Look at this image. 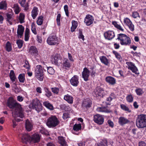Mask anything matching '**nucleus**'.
<instances>
[{"label": "nucleus", "mask_w": 146, "mask_h": 146, "mask_svg": "<svg viewBox=\"0 0 146 146\" xmlns=\"http://www.w3.org/2000/svg\"><path fill=\"white\" fill-rule=\"evenodd\" d=\"M7 106L11 109H15V114L16 116L21 118H23L24 115L23 112L21 104L18 103L16 100H14L12 97H10L8 98Z\"/></svg>", "instance_id": "nucleus-1"}, {"label": "nucleus", "mask_w": 146, "mask_h": 146, "mask_svg": "<svg viewBox=\"0 0 146 146\" xmlns=\"http://www.w3.org/2000/svg\"><path fill=\"white\" fill-rule=\"evenodd\" d=\"M21 142L26 144H33L36 143V133H35L31 136L27 134H23L19 135Z\"/></svg>", "instance_id": "nucleus-2"}, {"label": "nucleus", "mask_w": 146, "mask_h": 146, "mask_svg": "<svg viewBox=\"0 0 146 146\" xmlns=\"http://www.w3.org/2000/svg\"><path fill=\"white\" fill-rule=\"evenodd\" d=\"M136 124L139 128L146 127V115L141 114L138 115L136 119Z\"/></svg>", "instance_id": "nucleus-3"}, {"label": "nucleus", "mask_w": 146, "mask_h": 146, "mask_svg": "<svg viewBox=\"0 0 146 146\" xmlns=\"http://www.w3.org/2000/svg\"><path fill=\"white\" fill-rule=\"evenodd\" d=\"M117 38L116 40H120V43L122 45H129L131 43L130 38L126 35L120 33L117 35Z\"/></svg>", "instance_id": "nucleus-4"}, {"label": "nucleus", "mask_w": 146, "mask_h": 146, "mask_svg": "<svg viewBox=\"0 0 146 146\" xmlns=\"http://www.w3.org/2000/svg\"><path fill=\"white\" fill-rule=\"evenodd\" d=\"M59 121L55 115H51L47 119L46 125L49 128H53L58 125Z\"/></svg>", "instance_id": "nucleus-5"}, {"label": "nucleus", "mask_w": 146, "mask_h": 146, "mask_svg": "<svg viewBox=\"0 0 146 146\" xmlns=\"http://www.w3.org/2000/svg\"><path fill=\"white\" fill-rule=\"evenodd\" d=\"M46 42L50 45H55L59 44V40L56 34L52 33L50 34L48 37Z\"/></svg>", "instance_id": "nucleus-6"}, {"label": "nucleus", "mask_w": 146, "mask_h": 146, "mask_svg": "<svg viewBox=\"0 0 146 146\" xmlns=\"http://www.w3.org/2000/svg\"><path fill=\"white\" fill-rule=\"evenodd\" d=\"M93 96L96 99L102 98L105 95L104 89L100 86L96 87L92 92Z\"/></svg>", "instance_id": "nucleus-7"}, {"label": "nucleus", "mask_w": 146, "mask_h": 146, "mask_svg": "<svg viewBox=\"0 0 146 146\" xmlns=\"http://www.w3.org/2000/svg\"><path fill=\"white\" fill-rule=\"evenodd\" d=\"M37 79L40 81H42L44 78L42 67L41 65H37Z\"/></svg>", "instance_id": "nucleus-8"}, {"label": "nucleus", "mask_w": 146, "mask_h": 146, "mask_svg": "<svg viewBox=\"0 0 146 146\" xmlns=\"http://www.w3.org/2000/svg\"><path fill=\"white\" fill-rule=\"evenodd\" d=\"M104 36L105 39L111 40L115 37V34L113 31L108 30L104 33Z\"/></svg>", "instance_id": "nucleus-9"}, {"label": "nucleus", "mask_w": 146, "mask_h": 146, "mask_svg": "<svg viewBox=\"0 0 146 146\" xmlns=\"http://www.w3.org/2000/svg\"><path fill=\"white\" fill-rule=\"evenodd\" d=\"M94 20V18L92 15L87 14L84 18V22L87 26H90L93 23Z\"/></svg>", "instance_id": "nucleus-10"}, {"label": "nucleus", "mask_w": 146, "mask_h": 146, "mask_svg": "<svg viewBox=\"0 0 146 146\" xmlns=\"http://www.w3.org/2000/svg\"><path fill=\"white\" fill-rule=\"evenodd\" d=\"M93 120L95 123L98 124L102 125L104 122V119L102 115L97 114L94 116Z\"/></svg>", "instance_id": "nucleus-11"}, {"label": "nucleus", "mask_w": 146, "mask_h": 146, "mask_svg": "<svg viewBox=\"0 0 146 146\" xmlns=\"http://www.w3.org/2000/svg\"><path fill=\"white\" fill-rule=\"evenodd\" d=\"M62 59V58L60 55L58 54H56L53 56L52 61L53 64L57 65L58 63H60Z\"/></svg>", "instance_id": "nucleus-12"}, {"label": "nucleus", "mask_w": 146, "mask_h": 146, "mask_svg": "<svg viewBox=\"0 0 146 146\" xmlns=\"http://www.w3.org/2000/svg\"><path fill=\"white\" fill-rule=\"evenodd\" d=\"M90 71L86 67L84 68L82 72V77L85 81L88 80V78L90 76Z\"/></svg>", "instance_id": "nucleus-13"}, {"label": "nucleus", "mask_w": 146, "mask_h": 146, "mask_svg": "<svg viewBox=\"0 0 146 146\" xmlns=\"http://www.w3.org/2000/svg\"><path fill=\"white\" fill-rule=\"evenodd\" d=\"M118 123L119 125L123 126L127 124L131 123V121L124 117H120L118 119Z\"/></svg>", "instance_id": "nucleus-14"}, {"label": "nucleus", "mask_w": 146, "mask_h": 146, "mask_svg": "<svg viewBox=\"0 0 146 146\" xmlns=\"http://www.w3.org/2000/svg\"><path fill=\"white\" fill-rule=\"evenodd\" d=\"M79 77L77 75H74L70 80V82L71 85L74 86H77L78 84Z\"/></svg>", "instance_id": "nucleus-15"}, {"label": "nucleus", "mask_w": 146, "mask_h": 146, "mask_svg": "<svg viewBox=\"0 0 146 146\" xmlns=\"http://www.w3.org/2000/svg\"><path fill=\"white\" fill-rule=\"evenodd\" d=\"M71 65V63L68 59H64L62 64V67L64 69L66 70H69Z\"/></svg>", "instance_id": "nucleus-16"}, {"label": "nucleus", "mask_w": 146, "mask_h": 146, "mask_svg": "<svg viewBox=\"0 0 146 146\" xmlns=\"http://www.w3.org/2000/svg\"><path fill=\"white\" fill-rule=\"evenodd\" d=\"M106 82L109 85L113 86L116 83V80L115 78L111 76H108L106 78Z\"/></svg>", "instance_id": "nucleus-17"}, {"label": "nucleus", "mask_w": 146, "mask_h": 146, "mask_svg": "<svg viewBox=\"0 0 146 146\" xmlns=\"http://www.w3.org/2000/svg\"><path fill=\"white\" fill-rule=\"evenodd\" d=\"M26 0H19V3L21 6L24 8L25 11H27L29 9V5L28 3H26Z\"/></svg>", "instance_id": "nucleus-18"}, {"label": "nucleus", "mask_w": 146, "mask_h": 146, "mask_svg": "<svg viewBox=\"0 0 146 146\" xmlns=\"http://www.w3.org/2000/svg\"><path fill=\"white\" fill-rule=\"evenodd\" d=\"M24 30V27L22 25H19L18 26L17 33L18 36L20 38H22Z\"/></svg>", "instance_id": "nucleus-19"}, {"label": "nucleus", "mask_w": 146, "mask_h": 146, "mask_svg": "<svg viewBox=\"0 0 146 146\" xmlns=\"http://www.w3.org/2000/svg\"><path fill=\"white\" fill-rule=\"evenodd\" d=\"M101 62L107 66H109L110 63L108 59L105 56H100L99 57Z\"/></svg>", "instance_id": "nucleus-20"}, {"label": "nucleus", "mask_w": 146, "mask_h": 146, "mask_svg": "<svg viewBox=\"0 0 146 146\" xmlns=\"http://www.w3.org/2000/svg\"><path fill=\"white\" fill-rule=\"evenodd\" d=\"M92 101L90 100H87L84 101L82 104V106L88 109L91 107Z\"/></svg>", "instance_id": "nucleus-21"}, {"label": "nucleus", "mask_w": 146, "mask_h": 146, "mask_svg": "<svg viewBox=\"0 0 146 146\" xmlns=\"http://www.w3.org/2000/svg\"><path fill=\"white\" fill-rule=\"evenodd\" d=\"M25 125L26 129L28 131H31L33 129V125L28 119L26 120Z\"/></svg>", "instance_id": "nucleus-22"}, {"label": "nucleus", "mask_w": 146, "mask_h": 146, "mask_svg": "<svg viewBox=\"0 0 146 146\" xmlns=\"http://www.w3.org/2000/svg\"><path fill=\"white\" fill-rule=\"evenodd\" d=\"M64 99L70 104H72L73 102V97L68 94H67L64 96Z\"/></svg>", "instance_id": "nucleus-23"}, {"label": "nucleus", "mask_w": 146, "mask_h": 146, "mask_svg": "<svg viewBox=\"0 0 146 146\" xmlns=\"http://www.w3.org/2000/svg\"><path fill=\"white\" fill-rule=\"evenodd\" d=\"M58 143L60 144V146H66V142L64 137L62 136L58 137Z\"/></svg>", "instance_id": "nucleus-24"}, {"label": "nucleus", "mask_w": 146, "mask_h": 146, "mask_svg": "<svg viewBox=\"0 0 146 146\" xmlns=\"http://www.w3.org/2000/svg\"><path fill=\"white\" fill-rule=\"evenodd\" d=\"M43 105L46 108L52 110L54 109V107L52 104L49 102L48 101L44 102L43 103Z\"/></svg>", "instance_id": "nucleus-25"}, {"label": "nucleus", "mask_w": 146, "mask_h": 146, "mask_svg": "<svg viewBox=\"0 0 146 146\" xmlns=\"http://www.w3.org/2000/svg\"><path fill=\"white\" fill-rule=\"evenodd\" d=\"M29 52L32 55L36 56V48L35 46H31L29 49Z\"/></svg>", "instance_id": "nucleus-26"}, {"label": "nucleus", "mask_w": 146, "mask_h": 146, "mask_svg": "<svg viewBox=\"0 0 146 146\" xmlns=\"http://www.w3.org/2000/svg\"><path fill=\"white\" fill-rule=\"evenodd\" d=\"M72 26L71 28V31L72 32L74 31L78 26V23L77 21L72 20Z\"/></svg>", "instance_id": "nucleus-27"}, {"label": "nucleus", "mask_w": 146, "mask_h": 146, "mask_svg": "<svg viewBox=\"0 0 146 146\" xmlns=\"http://www.w3.org/2000/svg\"><path fill=\"white\" fill-rule=\"evenodd\" d=\"M112 24L117 29L122 32L124 31V29L122 28L121 26L117 24V22L116 21H113L112 22Z\"/></svg>", "instance_id": "nucleus-28"}, {"label": "nucleus", "mask_w": 146, "mask_h": 146, "mask_svg": "<svg viewBox=\"0 0 146 146\" xmlns=\"http://www.w3.org/2000/svg\"><path fill=\"white\" fill-rule=\"evenodd\" d=\"M44 90L45 92V95L48 98H50L52 95V93L49 90V88L46 87L44 88Z\"/></svg>", "instance_id": "nucleus-29"}, {"label": "nucleus", "mask_w": 146, "mask_h": 146, "mask_svg": "<svg viewBox=\"0 0 146 146\" xmlns=\"http://www.w3.org/2000/svg\"><path fill=\"white\" fill-rule=\"evenodd\" d=\"M13 8L14 9V11L16 14H18L21 11V9L18 3L14 4Z\"/></svg>", "instance_id": "nucleus-30"}, {"label": "nucleus", "mask_w": 146, "mask_h": 146, "mask_svg": "<svg viewBox=\"0 0 146 146\" xmlns=\"http://www.w3.org/2000/svg\"><path fill=\"white\" fill-rule=\"evenodd\" d=\"M36 100H33L32 103L29 105V108L31 109H35L36 110Z\"/></svg>", "instance_id": "nucleus-31"}, {"label": "nucleus", "mask_w": 146, "mask_h": 146, "mask_svg": "<svg viewBox=\"0 0 146 146\" xmlns=\"http://www.w3.org/2000/svg\"><path fill=\"white\" fill-rule=\"evenodd\" d=\"M5 49L6 51L8 52H11L12 50V45L11 43L9 41H7L6 44Z\"/></svg>", "instance_id": "nucleus-32"}, {"label": "nucleus", "mask_w": 146, "mask_h": 146, "mask_svg": "<svg viewBox=\"0 0 146 146\" xmlns=\"http://www.w3.org/2000/svg\"><path fill=\"white\" fill-rule=\"evenodd\" d=\"M81 125L80 123L75 124L73 127V130L75 131H78L81 129Z\"/></svg>", "instance_id": "nucleus-33"}, {"label": "nucleus", "mask_w": 146, "mask_h": 146, "mask_svg": "<svg viewBox=\"0 0 146 146\" xmlns=\"http://www.w3.org/2000/svg\"><path fill=\"white\" fill-rule=\"evenodd\" d=\"M25 16L24 13H20L19 19L20 23L22 24L25 22L24 21Z\"/></svg>", "instance_id": "nucleus-34"}, {"label": "nucleus", "mask_w": 146, "mask_h": 146, "mask_svg": "<svg viewBox=\"0 0 146 146\" xmlns=\"http://www.w3.org/2000/svg\"><path fill=\"white\" fill-rule=\"evenodd\" d=\"M18 79L20 82L24 83L25 80V74L23 73L19 74L18 77Z\"/></svg>", "instance_id": "nucleus-35"}, {"label": "nucleus", "mask_w": 146, "mask_h": 146, "mask_svg": "<svg viewBox=\"0 0 146 146\" xmlns=\"http://www.w3.org/2000/svg\"><path fill=\"white\" fill-rule=\"evenodd\" d=\"M135 91L137 95L139 96L142 95L144 93L143 89L140 88H137L135 90Z\"/></svg>", "instance_id": "nucleus-36"}, {"label": "nucleus", "mask_w": 146, "mask_h": 146, "mask_svg": "<svg viewBox=\"0 0 146 146\" xmlns=\"http://www.w3.org/2000/svg\"><path fill=\"white\" fill-rule=\"evenodd\" d=\"M50 88L52 92L54 94H58L59 92V88L56 87H54L51 88Z\"/></svg>", "instance_id": "nucleus-37"}, {"label": "nucleus", "mask_w": 146, "mask_h": 146, "mask_svg": "<svg viewBox=\"0 0 146 146\" xmlns=\"http://www.w3.org/2000/svg\"><path fill=\"white\" fill-rule=\"evenodd\" d=\"M126 100L129 103L132 102L133 100V97L132 95L131 94L127 95L126 97Z\"/></svg>", "instance_id": "nucleus-38"}, {"label": "nucleus", "mask_w": 146, "mask_h": 146, "mask_svg": "<svg viewBox=\"0 0 146 146\" xmlns=\"http://www.w3.org/2000/svg\"><path fill=\"white\" fill-rule=\"evenodd\" d=\"M98 110L99 111L105 112V113H110V110L107 109L105 107H100L98 108Z\"/></svg>", "instance_id": "nucleus-39"}, {"label": "nucleus", "mask_w": 146, "mask_h": 146, "mask_svg": "<svg viewBox=\"0 0 146 146\" xmlns=\"http://www.w3.org/2000/svg\"><path fill=\"white\" fill-rule=\"evenodd\" d=\"M31 16L33 19H35L36 16V7H34L31 12Z\"/></svg>", "instance_id": "nucleus-40"}, {"label": "nucleus", "mask_w": 146, "mask_h": 146, "mask_svg": "<svg viewBox=\"0 0 146 146\" xmlns=\"http://www.w3.org/2000/svg\"><path fill=\"white\" fill-rule=\"evenodd\" d=\"M121 108L123 110L127 111L129 113L131 112V111L129 110L128 107L126 106L125 105L123 104H121L120 105Z\"/></svg>", "instance_id": "nucleus-41"}, {"label": "nucleus", "mask_w": 146, "mask_h": 146, "mask_svg": "<svg viewBox=\"0 0 146 146\" xmlns=\"http://www.w3.org/2000/svg\"><path fill=\"white\" fill-rule=\"evenodd\" d=\"M130 70L132 71V72L134 73L135 74H139L138 70L135 65L132 67Z\"/></svg>", "instance_id": "nucleus-42"}, {"label": "nucleus", "mask_w": 146, "mask_h": 146, "mask_svg": "<svg viewBox=\"0 0 146 146\" xmlns=\"http://www.w3.org/2000/svg\"><path fill=\"white\" fill-rule=\"evenodd\" d=\"M23 41L21 39L17 40L16 41V44L17 45L18 47L19 48H21L23 46Z\"/></svg>", "instance_id": "nucleus-43"}, {"label": "nucleus", "mask_w": 146, "mask_h": 146, "mask_svg": "<svg viewBox=\"0 0 146 146\" xmlns=\"http://www.w3.org/2000/svg\"><path fill=\"white\" fill-rule=\"evenodd\" d=\"M43 21V17L42 16H39L37 20V24L38 25H41L42 24Z\"/></svg>", "instance_id": "nucleus-44"}, {"label": "nucleus", "mask_w": 146, "mask_h": 146, "mask_svg": "<svg viewBox=\"0 0 146 146\" xmlns=\"http://www.w3.org/2000/svg\"><path fill=\"white\" fill-rule=\"evenodd\" d=\"M7 7V3L5 1H2L0 3V9H2Z\"/></svg>", "instance_id": "nucleus-45"}, {"label": "nucleus", "mask_w": 146, "mask_h": 146, "mask_svg": "<svg viewBox=\"0 0 146 146\" xmlns=\"http://www.w3.org/2000/svg\"><path fill=\"white\" fill-rule=\"evenodd\" d=\"M108 141L106 139L102 140L99 143V146H107Z\"/></svg>", "instance_id": "nucleus-46"}, {"label": "nucleus", "mask_w": 146, "mask_h": 146, "mask_svg": "<svg viewBox=\"0 0 146 146\" xmlns=\"http://www.w3.org/2000/svg\"><path fill=\"white\" fill-rule=\"evenodd\" d=\"M7 21L9 23L10 25H12V23L11 22L12 19V15L11 14L7 13Z\"/></svg>", "instance_id": "nucleus-47"}, {"label": "nucleus", "mask_w": 146, "mask_h": 146, "mask_svg": "<svg viewBox=\"0 0 146 146\" xmlns=\"http://www.w3.org/2000/svg\"><path fill=\"white\" fill-rule=\"evenodd\" d=\"M47 72L49 74L53 75L54 72V69L51 67H47Z\"/></svg>", "instance_id": "nucleus-48"}, {"label": "nucleus", "mask_w": 146, "mask_h": 146, "mask_svg": "<svg viewBox=\"0 0 146 146\" xmlns=\"http://www.w3.org/2000/svg\"><path fill=\"white\" fill-rule=\"evenodd\" d=\"M39 132L43 135H46L47 132L46 130L43 127H41L40 129H38Z\"/></svg>", "instance_id": "nucleus-49"}, {"label": "nucleus", "mask_w": 146, "mask_h": 146, "mask_svg": "<svg viewBox=\"0 0 146 146\" xmlns=\"http://www.w3.org/2000/svg\"><path fill=\"white\" fill-rule=\"evenodd\" d=\"M123 21L124 23L126 26L132 23L130 19L127 17L124 18Z\"/></svg>", "instance_id": "nucleus-50"}, {"label": "nucleus", "mask_w": 146, "mask_h": 146, "mask_svg": "<svg viewBox=\"0 0 146 146\" xmlns=\"http://www.w3.org/2000/svg\"><path fill=\"white\" fill-rule=\"evenodd\" d=\"M64 10L65 11L66 15L67 17H69V13L68 9V7L67 5H65L64 6Z\"/></svg>", "instance_id": "nucleus-51"}, {"label": "nucleus", "mask_w": 146, "mask_h": 146, "mask_svg": "<svg viewBox=\"0 0 146 146\" xmlns=\"http://www.w3.org/2000/svg\"><path fill=\"white\" fill-rule=\"evenodd\" d=\"M31 30L33 33L35 34H36V26L34 22L32 23L31 24Z\"/></svg>", "instance_id": "nucleus-52"}, {"label": "nucleus", "mask_w": 146, "mask_h": 146, "mask_svg": "<svg viewBox=\"0 0 146 146\" xmlns=\"http://www.w3.org/2000/svg\"><path fill=\"white\" fill-rule=\"evenodd\" d=\"M126 64L128 66V69H130L132 67L134 66L135 65V64L131 62H127Z\"/></svg>", "instance_id": "nucleus-53"}, {"label": "nucleus", "mask_w": 146, "mask_h": 146, "mask_svg": "<svg viewBox=\"0 0 146 146\" xmlns=\"http://www.w3.org/2000/svg\"><path fill=\"white\" fill-rule=\"evenodd\" d=\"M61 17V14L60 13H58L57 15L56 19V21L57 22V24L58 26H60V19Z\"/></svg>", "instance_id": "nucleus-54"}, {"label": "nucleus", "mask_w": 146, "mask_h": 146, "mask_svg": "<svg viewBox=\"0 0 146 146\" xmlns=\"http://www.w3.org/2000/svg\"><path fill=\"white\" fill-rule=\"evenodd\" d=\"M129 28V30L132 32L134 30V26L132 23L127 25Z\"/></svg>", "instance_id": "nucleus-55"}, {"label": "nucleus", "mask_w": 146, "mask_h": 146, "mask_svg": "<svg viewBox=\"0 0 146 146\" xmlns=\"http://www.w3.org/2000/svg\"><path fill=\"white\" fill-rule=\"evenodd\" d=\"M113 54L115 55L116 58L120 60L121 59V56L120 54L116 51L113 50L112 51Z\"/></svg>", "instance_id": "nucleus-56"}, {"label": "nucleus", "mask_w": 146, "mask_h": 146, "mask_svg": "<svg viewBox=\"0 0 146 146\" xmlns=\"http://www.w3.org/2000/svg\"><path fill=\"white\" fill-rule=\"evenodd\" d=\"M62 117L64 120H66L68 118H69V115L68 112L64 113L62 116Z\"/></svg>", "instance_id": "nucleus-57"}, {"label": "nucleus", "mask_w": 146, "mask_h": 146, "mask_svg": "<svg viewBox=\"0 0 146 146\" xmlns=\"http://www.w3.org/2000/svg\"><path fill=\"white\" fill-rule=\"evenodd\" d=\"M24 67L26 68L27 69H29L30 66L28 61L25 60V64L23 65Z\"/></svg>", "instance_id": "nucleus-58"}, {"label": "nucleus", "mask_w": 146, "mask_h": 146, "mask_svg": "<svg viewBox=\"0 0 146 146\" xmlns=\"http://www.w3.org/2000/svg\"><path fill=\"white\" fill-rule=\"evenodd\" d=\"M132 15L133 17L134 18H136L137 17H140L139 13L137 12H133Z\"/></svg>", "instance_id": "nucleus-59"}, {"label": "nucleus", "mask_w": 146, "mask_h": 146, "mask_svg": "<svg viewBox=\"0 0 146 146\" xmlns=\"http://www.w3.org/2000/svg\"><path fill=\"white\" fill-rule=\"evenodd\" d=\"M37 112H39L42 110V105L37 104Z\"/></svg>", "instance_id": "nucleus-60"}, {"label": "nucleus", "mask_w": 146, "mask_h": 146, "mask_svg": "<svg viewBox=\"0 0 146 146\" xmlns=\"http://www.w3.org/2000/svg\"><path fill=\"white\" fill-rule=\"evenodd\" d=\"M108 123L110 127L111 128L113 127L114 126V124L113 122L111 120H108Z\"/></svg>", "instance_id": "nucleus-61"}, {"label": "nucleus", "mask_w": 146, "mask_h": 146, "mask_svg": "<svg viewBox=\"0 0 146 146\" xmlns=\"http://www.w3.org/2000/svg\"><path fill=\"white\" fill-rule=\"evenodd\" d=\"M10 78L11 80L12 81V82H14L15 81V80L16 79V77L15 75L13 76H10Z\"/></svg>", "instance_id": "nucleus-62"}, {"label": "nucleus", "mask_w": 146, "mask_h": 146, "mask_svg": "<svg viewBox=\"0 0 146 146\" xmlns=\"http://www.w3.org/2000/svg\"><path fill=\"white\" fill-rule=\"evenodd\" d=\"M139 146H146V143L143 141L139 142Z\"/></svg>", "instance_id": "nucleus-63"}, {"label": "nucleus", "mask_w": 146, "mask_h": 146, "mask_svg": "<svg viewBox=\"0 0 146 146\" xmlns=\"http://www.w3.org/2000/svg\"><path fill=\"white\" fill-rule=\"evenodd\" d=\"M110 96L111 97L112 99L116 98V96L114 92H112L110 94Z\"/></svg>", "instance_id": "nucleus-64"}]
</instances>
